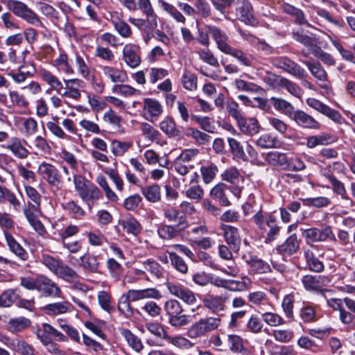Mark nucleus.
<instances>
[{
    "instance_id": "f257e3e1",
    "label": "nucleus",
    "mask_w": 355,
    "mask_h": 355,
    "mask_svg": "<svg viewBox=\"0 0 355 355\" xmlns=\"http://www.w3.org/2000/svg\"><path fill=\"white\" fill-rule=\"evenodd\" d=\"M198 153V149H185L173 162L174 170L180 176L178 180L182 182L184 187L198 182V174L197 172L192 171L194 166L189 164L197 157Z\"/></svg>"
},
{
    "instance_id": "f03ea898",
    "label": "nucleus",
    "mask_w": 355,
    "mask_h": 355,
    "mask_svg": "<svg viewBox=\"0 0 355 355\" xmlns=\"http://www.w3.org/2000/svg\"><path fill=\"white\" fill-rule=\"evenodd\" d=\"M198 42L205 46L210 44L209 37H211L216 44L217 49L223 53H225L232 46L229 44L230 37L226 32L219 27L204 24L198 28Z\"/></svg>"
},
{
    "instance_id": "7ed1b4c3",
    "label": "nucleus",
    "mask_w": 355,
    "mask_h": 355,
    "mask_svg": "<svg viewBox=\"0 0 355 355\" xmlns=\"http://www.w3.org/2000/svg\"><path fill=\"white\" fill-rule=\"evenodd\" d=\"M2 3L15 15L27 23L35 26H42L40 17L24 2L17 0H2Z\"/></svg>"
},
{
    "instance_id": "20e7f679",
    "label": "nucleus",
    "mask_w": 355,
    "mask_h": 355,
    "mask_svg": "<svg viewBox=\"0 0 355 355\" xmlns=\"http://www.w3.org/2000/svg\"><path fill=\"white\" fill-rule=\"evenodd\" d=\"M219 318L209 317L200 319L192 324L187 331V336L191 339H197L206 336L207 334L216 329L220 324Z\"/></svg>"
},
{
    "instance_id": "39448f33",
    "label": "nucleus",
    "mask_w": 355,
    "mask_h": 355,
    "mask_svg": "<svg viewBox=\"0 0 355 355\" xmlns=\"http://www.w3.org/2000/svg\"><path fill=\"white\" fill-rule=\"evenodd\" d=\"M164 309L168 316V323L174 327H180L189 323V315L183 313L181 304L176 300H167Z\"/></svg>"
},
{
    "instance_id": "423d86ee",
    "label": "nucleus",
    "mask_w": 355,
    "mask_h": 355,
    "mask_svg": "<svg viewBox=\"0 0 355 355\" xmlns=\"http://www.w3.org/2000/svg\"><path fill=\"white\" fill-rule=\"evenodd\" d=\"M312 76L316 79L318 85L324 90L325 94H331L333 93L331 84L328 80L327 71L318 61L311 60L304 62Z\"/></svg>"
},
{
    "instance_id": "0eeeda50",
    "label": "nucleus",
    "mask_w": 355,
    "mask_h": 355,
    "mask_svg": "<svg viewBox=\"0 0 355 355\" xmlns=\"http://www.w3.org/2000/svg\"><path fill=\"white\" fill-rule=\"evenodd\" d=\"M37 173L50 186L56 189H60L62 184V175L55 166L43 162L38 166Z\"/></svg>"
},
{
    "instance_id": "6e6552de",
    "label": "nucleus",
    "mask_w": 355,
    "mask_h": 355,
    "mask_svg": "<svg viewBox=\"0 0 355 355\" xmlns=\"http://www.w3.org/2000/svg\"><path fill=\"white\" fill-rule=\"evenodd\" d=\"M272 63L275 67L284 70L297 78L300 79L306 76L304 69L286 56L273 58Z\"/></svg>"
},
{
    "instance_id": "1a4fd4ad",
    "label": "nucleus",
    "mask_w": 355,
    "mask_h": 355,
    "mask_svg": "<svg viewBox=\"0 0 355 355\" xmlns=\"http://www.w3.org/2000/svg\"><path fill=\"white\" fill-rule=\"evenodd\" d=\"M222 180L231 184L230 189L237 198L241 196L243 189L244 178L240 174L237 168L231 167L227 168L221 174Z\"/></svg>"
},
{
    "instance_id": "9d476101",
    "label": "nucleus",
    "mask_w": 355,
    "mask_h": 355,
    "mask_svg": "<svg viewBox=\"0 0 355 355\" xmlns=\"http://www.w3.org/2000/svg\"><path fill=\"white\" fill-rule=\"evenodd\" d=\"M301 282L306 291L320 293L325 297L324 293L327 290L324 289L323 287L330 282V279L324 275H306L302 277Z\"/></svg>"
},
{
    "instance_id": "9b49d317",
    "label": "nucleus",
    "mask_w": 355,
    "mask_h": 355,
    "mask_svg": "<svg viewBox=\"0 0 355 355\" xmlns=\"http://www.w3.org/2000/svg\"><path fill=\"white\" fill-rule=\"evenodd\" d=\"M166 287L171 295L189 305L194 304L197 301L195 293L180 283L168 282Z\"/></svg>"
},
{
    "instance_id": "f8f14e48",
    "label": "nucleus",
    "mask_w": 355,
    "mask_h": 355,
    "mask_svg": "<svg viewBox=\"0 0 355 355\" xmlns=\"http://www.w3.org/2000/svg\"><path fill=\"white\" fill-rule=\"evenodd\" d=\"M163 113V106L159 101L152 98H145L142 105L143 117L151 122L157 120Z\"/></svg>"
},
{
    "instance_id": "ddd939ff",
    "label": "nucleus",
    "mask_w": 355,
    "mask_h": 355,
    "mask_svg": "<svg viewBox=\"0 0 355 355\" xmlns=\"http://www.w3.org/2000/svg\"><path fill=\"white\" fill-rule=\"evenodd\" d=\"M303 236L307 243L324 241L327 239H330L332 241L336 240L331 227L329 226L321 229L315 227L307 229L304 232Z\"/></svg>"
},
{
    "instance_id": "4468645a",
    "label": "nucleus",
    "mask_w": 355,
    "mask_h": 355,
    "mask_svg": "<svg viewBox=\"0 0 355 355\" xmlns=\"http://www.w3.org/2000/svg\"><path fill=\"white\" fill-rule=\"evenodd\" d=\"M1 340L12 351L20 355H35L34 347L23 339L3 337Z\"/></svg>"
},
{
    "instance_id": "2eb2a0df",
    "label": "nucleus",
    "mask_w": 355,
    "mask_h": 355,
    "mask_svg": "<svg viewBox=\"0 0 355 355\" xmlns=\"http://www.w3.org/2000/svg\"><path fill=\"white\" fill-rule=\"evenodd\" d=\"M36 290L46 297H61V290L57 284L44 275L37 276V285Z\"/></svg>"
},
{
    "instance_id": "dca6fc26",
    "label": "nucleus",
    "mask_w": 355,
    "mask_h": 355,
    "mask_svg": "<svg viewBox=\"0 0 355 355\" xmlns=\"http://www.w3.org/2000/svg\"><path fill=\"white\" fill-rule=\"evenodd\" d=\"M110 21L115 31L123 38H129L132 35L130 26L123 19L121 12L114 11L110 12Z\"/></svg>"
},
{
    "instance_id": "f3484780",
    "label": "nucleus",
    "mask_w": 355,
    "mask_h": 355,
    "mask_svg": "<svg viewBox=\"0 0 355 355\" xmlns=\"http://www.w3.org/2000/svg\"><path fill=\"white\" fill-rule=\"evenodd\" d=\"M64 91L61 95L75 101H78L81 96L80 88L84 87L85 83L83 80L79 78H72L64 80Z\"/></svg>"
},
{
    "instance_id": "a211bd4d",
    "label": "nucleus",
    "mask_w": 355,
    "mask_h": 355,
    "mask_svg": "<svg viewBox=\"0 0 355 355\" xmlns=\"http://www.w3.org/2000/svg\"><path fill=\"white\" fill-rule=\"evenodd\" d=\"M51 64L60 73L66 75H72L74 73L71 60L64 51H60L59 54L51 60Z\"/></svg>"
},
{
    "instance_id": "6ab92c4d",
    "label": "nucleus",
    "mask_w": 355,
    "mask_h": 355,
    "mask_svg": "<svg viewBox=\"0 0 355 355\" xmlns=\"http://www.w3.org/2000/svg\"><path fill=\"white\" fill-rule=\"evenodd\" d=\"M31 70H24V67L20 65L17 69H12L7 73V76L10 77L13 83L16 85H20L24 83L29 78L33 77L37 73L35 66L33 63L29 64Z\"/></svg>"
},
{
    "instance_id": "aec40b11",
    "label": "nucleus",
    "mask_w": 355,
    "mask_h": 355,
    "mask_svg": "<svg viewBox=\"0 0 355 355\" xmlns=\"http://www.w3.org/2000/svg\"><path fill=\"white\" fill-rule=\"evenodd\" d=\"M220 229L225 240L230 248L234 251H238L241 243V238L238 229L234 226L221 224Z\"/></svg>"
},
{
    "instance_id": "412c9836",
    "label": "nucleus",
    "mask_w": 355,
    "mask_h": 355,
    "mask_svg": "<svg viewBox=\"0 0 355 355\" xmlns=\"http://www.w3.org/2000/svg\"><path fill=\"white\" fill-rule=\"evenodd\" d=\"M139 47L135 44H126L123 49V60L131 68H136L141 63Z\"/></svg>"
},
{
    "instance_id": "4be33fe9",
    "label": "nucleus",
    "mask_w": 355,
    "mask_h": 355,
    "mask_svg": "<svg viewBox=\"0 0 355 355\" xmlns=\"http://www.w3.org/2000/svg\"><path fill=\"white\" fill-rule=\"evenodd\" d=\"M78 266L84 270L96 273L101 266L100 257L90 253H85L79 258Z\"/></svg>"
},
{
    "instance_id": "5701e85b",
    "label": "nucleus",
    "mask_w": 355,
    "mask_h": 355,
    "mask_svg": "<svg viewBox=\"0 0 355 355\" xmlns=\"http://www.w3.org/2000/svg\"><path fill=\"white\" fill-rule=\"evenodd\" d=\"M3 235L9 250L20 260L25 261L28 259V254L14 236L7 230L3 231Z\"/></svg>"
},
{
    "instance_id": "b1692460",
    "label": "nucleus",
    "mask_w": 355,
    "mask_h": 355,
    "mask_svg": "<svg viewBox=\"0 0 355 355\" xmlns=\"http://www.w3.org/2000/svg\"><path fill=\"white\" fill-rule=\"evenodd\" d=\"M227 297L216 295H207L203 300V305L214 313L223 311L225 308Z\"/></svg>"
},
{
    "instance_id": "393cba45",
    "label": "nucleus",
    "mask_w": 355,
    "mask_h": 355,
    "mask_svg": "<svg viewBox=\"0 0 355 355\" xmlns=\"http://www.w3.org/2000/svg\"><path fill=\"white\" fill-rule=\"evenodd\" d=\"M101 69L105 78L113 83L118 84L119 83H125L128 79L125 71L121 69L109 65L102 66Z\"/></svg>"
},
{
    "instance_id": "a878e982",
    "label": "nucleus",
    "mask_w": 355,
    "mask_h": 355,
    "mask_svg": "<svg viewBox=\"0 0 355 355\" xmlns=\"http://www.w3.org/2000/svg\"><path fill=\"white\" fill-rule=\"evenodd\" d=\"M126 295L132 302H136L145 299H158L161 297L160 292L155 288H148L145 289H131Z\"/></svg>"
},
{
    "instance_id": "bb28decb",
    "label": "nucleus",
    "mask_w": 355,
    "mask_h": 355,
    "mask_svg": "<svg viewBox=\"0 0 355 355\" xmlns=\"http://www.w3.org/2000/svg\"><path fill=\"white\" fill-rule=\"evenodd\" d=\"M251 280L247 277H242L241 281L237 280H219V283L216 284L218 286H222L230 291L242 292L247 291L250 288L251 285Z\"/></svg>"
},
{
    "instance_id": "cd10ccee",
    "label": "nucleus",
    "mask_w": 355,
    "mask_h": 355,
    "mask_svg": "<svg viewBox=\"0 0 355 355\" xmlns=\"http://www.w3.org/2000/svg\"><path fill=\"white\" fill-rule=\"evenodd\" d=\"M5 148L10 150L15 157L20 159L27 158L30 154L28 150L22 145L21 140L17 137H10Z\"/></svg>"
},
{
    "instance_id": "c85d7f7f",
    "label": "nucleus",
    "mask_w": 355,
    "mask_h": 355,
    "mask_svg": "<svg viewBox=\"0 0 355 355\" xmlns=\"http://www.w3.org/2000/svg\"><path fill=\"white\" fill-rule=\"evenodd\" d=\"M291 118L302 128L309 129H318L320 128V123L303 111H295Z\"/></svg>"
},
{
    "instance_id": "c756f323",
    "label": "nucleus",
    "mask_w": 355,
    "mask_h": 355,
    "mask_svg": "<svg viewBox=\"0 0 355 355\" xmlns=\"http://www.w3.org/2000/svg\"><path fill=\"white\" fill-rule=\"evenodd\" d=\"M164 216L169 222H176L177 227H180L182 230H185L188 227L189 223L187 217L184 215H180L178 209L173 207L166 206L163 208Z\"/></svg>"
},
{
    "instance_id": "7c9ffc66",
    "label": "nucleus",
    "mask_w": 355,
    "mask_h": 355,
    "mask_svg": "<svg viewBox=\"0 0 355 355\" xmlns=\"http://www.w3.org/2000/svg\"><path fill=\"white\" fill-rule=\"evenodd\" d=\"M300 248V241L295 234H292L276 248L277 252L284 256L288 257L296 253Z\"/></svg>"
},
{
    "instance_id": "2f4dec72",
    "label": "nucleus",
    "mask_w": 355,
    "mask_h": 355,
    "mask_svg": "<svg viewBox=\"0 0 355 355\" xmlns=\"http://www.w3.org/2000/svg\"><path fill=\"white\" fill-rule=\"evenodd\" d=\"M37 73L40 78L49 85L51 89L55 90L58 94H61V91L64 89V85L58 76L45 68L39 69Z\"/></svg>"
},
{
    "instance_id": "473e14b6",
    "label": "nucleus",
    "mask_w": 355,
    "mask_h": 355,
    "mask_svg": "<svg viewBox=\"0 0 355 355\" xmlns=\"http://www.w3.org/2000/svg\"><path fill=\"white\" fill-rule=\"evenodd\" d=\"M139 9L146 15L150 27L155 28L157 26V16L154 10L150 0H137V10Z\"/></svg>"
},
{
    "instance_id": "72a5a7b5",
    "label": "nucleus",
    "mask_w": 355,
    "mask_h": 355,
    "mask_svg": "<svg viewBox=\"0 0 355 355\" xmlns=\"http://www.w3.org/2000/svg\"><path fill=\"white\" fill-rule=\"evenodd\" d=\"M144 157L146 164L150 166L158 164L160 167L168 168L171 163L167 155L165 154L160 157L153 149L146 150L144 153Z\"/></svg>"
},
{
    "instance_id": "f704fd0d",
    "label": "nucleus",
    "mask_w": 355,
    "mask_h": 355,
    "mask_svg": "<svg viewBox=\"0 0 355 355\" xmlns=\"http://www.w3.org/2000/svg\"><path fill=\"white\" fill-rule=\"evenodd\" d=\"M266 227L268 230L265 232V243H268L276 240L280 234L281 227L277 220V218L271 214H269L266 220Z\"/></svg>"
},
{
    "instance_id": "c9c22d12",
    "label": "nucleus",
    "mask_w": 355,
    "mask_h": 355,
    "mask_svg": "<svg viewBox=\"0 0 355 355\" xmlns=\"http://www.w3.org/2000/svg\"><path fill=\"white\" fill-rule=\"evenodd\" d=\"M237 123L239 130L244 134L248 135H254L257 134L260 130V125L256 118L251 117L246 119L244 116Z\"/></svg>"
},
{
    "instance_id": "e433bc0d",
    "label": "nucleus",
    "mask_w": 355,
    "mask_h": 355,
    "mask_svg": "<svg viewBox=\"0 0 355 355\" xmlns=\"http://www.w3.org/2000/svg\"><path fill=\"white\" fill-rule=\"evenodd\" d=\"M227 186L220 182L216 184L211 190L209 195L212 199L219 202L223 207L230 205V202L226 195Z\"/></svg>"
},
{
    "instance_id": "4c0bfd02",
    "label": "nucleus",
    "mask_w": 355,
    "mask_h": 355,
    "mask_svg": "<svg viewBox=\"0 0 355 355\" xmlns=\"http://www.w3.org/2000/svg\"><path fill=\"white\" fill-rule=\"evenodd\" d=\"M123 231L128 234L137 236L141 231L142 227L139 222L132 216H127L119 221Z\"/></svg>"
},
{
    "instance_id": "58836bf2",
    "label": "nucleus",
    "mask_w": 355,
    "mask_h": 355,
    "mask_svg": "<svg viewBox=\"0 0 355 355\" xmlns=\"http://www.w3.org/2000/svg\"><path fill=\"white\" fill-rule=\"evenodd\" d=\"M281 8L283 12L292 16L295 19V22L296 24L299 25H306L309 27L311 26L307 21L303 11L300 9L287 3H282Z\"/></svg>"
},
{
    "instance_id": "ea45409f",
    "label": "nucleus",
    "mask_w": 355,
    "mask_h": 355,
    "mask_svg": "<svg viewBox=\"0 0 355 355\" xmlns=\"http://www.w3.org/2000/svg\"><path fill=\"white\" fill-rule=\"evenodd\" d=\"M73 306L67 301L55 302L45 306L44 311L48 315H59L71 312Z\"/></svg>"
},
{
    "instance_id": "a19ab883",
    "label": "nucleus",
    "mask_w": 355,
    "mask_h": 355,
    "mask_svg": "<svg viewBox=\"0 0 355 355\" xmlns=\"http://www.w3.org/2000/svg\"><path fill=\"white\" fill-rule=\"evenodd\" d=\"M157 4L163 11L170 15L178 23L185 24V17L173 4L166 2L165 0H157Z\"/></svg>"
},
{
    "instance_id": "79ce46f5",
    "label": "nucleus",
    "mask_w": 355,
    "mask_h": 355,
    "mask_svg": "<svg viewBox=\"0 0 355 355\" xmlns=\"http://www.w3.org/2000/svg\"><path fill=\"white\" fill-rule=\"evenodd\" d=\"M82 200L85 202L90 208L94 202L102 198V194L98 188L93 183L89 185V187L80 195Z\"/></svg>"
},
{
    "instance_id": "37998d69",
    "label": "nucleus",
    "mask_w": 355,
    "mask_h": 355,
    "mask_svg": "<svg viewBox=\"0 0 355 355\" xmlns=\"http://www.w3.org/2000/svg\"><path fill=\"white\" fill-rule=\"evenodd\" d=\"M266 162L273 166L286 169L288 166V159L286 155L279 151H271L267 153Z\"/></svg>"
},
{
    "instance_id": "c03bdc74",
    "label": "nucleus",
    "mask_w": 355,
    "mask_h": 355,
    "mask_svg": "<svg viewBox=\"0 0 355 355\" xmlns=\"http://www.w3.org/2000/svg\"><path fill=\"white\" fill-rule=\"evenodd\" d=\"M87 58L83 54L75 53L74 62L77 72L83 78H88L90 76V68Z\"/></svg>"
},
{
    "instance_id": "a18cd8bd",
    "label": "nucleus",
    "mask_w": 355,
    "mask_h": 355,
    "mask_svg": "<svg viewBox=\"0 0 355 355\" xmlns=\"http://www.w3.org/2000/svg\"><path fill=\"white\" fill-rule=\"evenodd\" d=\"M19 290L18 288H10L3 291L0 295V307H10L19 297Z\"/></svg>"
},
{
    "instance_id": "49530a36",
    "label": "nucleus",
    "mask_w": 355,
    "mask_h": 355,
    "mask_svg": "<svg viewBox=\"0 0 355 355\" xmlns=\"http://www.w3.org/2000/svg\"><path fill=\"white\" fill-rule=\"evenodd\" d=\"M159 128L168 137H176L180 135V131L176 128V123L171 117H164L160 121Z\"/></svg>"
},
{
    "instance_id": "de8ad7c7",
    "label": "nucleus",
    "mask_w": 355,
    "mask_h": 355,
    "mask_svg": "<svg viewBox=\"0 0 355 355\" xmlns=\"http://www.w3.org/2000/svg\"><path fill=\"white\" fill-rule=\"evenodd\" d=\"M270 101L277 111L280 112L289 117H291L295 112L293 105L283 98L271 97Z\"/></svg>"
},
{
    "instance_id": "09e8293b",
    "label": "nucleus",
    "mask_w": 355,
    "mask_h": 355,
    "mask_svg": "<svg viewBox=\"0 0 355 355\" xmlns=\"http://www.w3.org/2000/svg\"><path fill=\"white\" fill-rule=\"evenodd\" d=\"M58 121L59 117L58 116H53L51 120L46 123L48 130L53 136L59 139L69 140L71 137L60 126Z\"/></svg>"
},
{
    "instance_id": "8fccbe9b",
    "label": "nucleus",
    "mask_w": 355,
    "mask_h": 355,
    "mask_svg": "<svg viewBox=\"0 0 355 355\" xmlns=\"http://www.w3.org/2000/svg\"><path fill=\"white\" fill-rule=\"evenodd\" d=\"M304 256L310 270L315 272H321L324 270V266L323 263L315 256L312 251L309 250H305Z\"/></svg>"
},
{
    "instance_id": "3c124183",
    "label": "nucleus",
    "mask_w": 355,
    "mask_h": 355,
    "mask_svg": "<svg viewBox=\"0 0 355 355\" xmlns=\"http://www.w3.org/2000/svg\"><path fill=\"white\" fill-rule=\"evenodd\" d=\"M55 275L67 282H73L78 277L76 272L62 261Z\"/></svg>"
},
{
    "instance_id": "603ef678",
    "label": "nucleus",
    "mask_w": 355,
    "mask_h": 355,
    "mask_svg": "<svg viewBox=\"0 0 355 355\" xmlns=\"http://www.w3.org/2000/svg\"><path fill=\"white\" fill-rule=\"evenodd\" d=\"M197 183L198 182L188 184L187 186L190 185V187L183 191L182 193L187 198L196 202H199L202 200L205 191L202 187Z\"/></svg>"
},
{
    "instance_id": "864d4df0",
    "label": "nucleus",
    "mask_w": 355,
    "mask_h": 355,
    "mask_svg": "<svg viewBox=\"0 0 355 355\" xmlns=\"http://www.w3.org/2000/svg\"><path fill=\"white\" fill-rule=\"evenodd\" d=\"M121 334L129 347L134 351L139 352L142 350L144 346L141 339L133 334L129 329H123L121 331Z\"/></svg>"
},
{
    "instance_id": "5fc2aeb1",
    "label": "nucleus",
    "mask_w": 355,
    "mask_h": 355,
    "mask_svg": "<svg viewBox=\"0 0 355 355\" xmlns=\"http://www.w3.org/2000/svg\"><path fill=\"white\" fill-rule=\"evenodd\" d=\"M183 230L176 225H163L158 227L157 234L162 239L171 240L178 236Z\"/></svg>"
},
{
    "instance_id": "6e6d98bb",
    "label": "nucleus",
    "mask_w": 355,
    "mask_h": 355,
    "mask_svg": "<svg viewBox=\"0 0 355 355\" xmlns=\"http://www.w3.org/2000/svg\"><path fill=\"white\" fill-rule=\"evenodd\" d=\"M141 193L150 202H157L161 199V188L157 184H152L141 188Z\"/></svg>"
},
{
    "instance_id": "4d7b16f0",
    "label": "nucleus",
    "mask_w": 355,
    "mask_h": 355,
    "mask_svg": "<svg viewBox=\"0 0 355 355\" xmlns=\"http://www.w3.org/2000/svg\"><path fill=\"white\" fill-rule=\"evenodd\" d=\"M31 324V320L23 316L12 318L8 322V330L12 333L20 332L28 327Z\"/></svg>"
},
{
    "instance_id": "13d9d810",
    "label": "nucleus",
    "mask_w": 355,
    "mask_h": 355,
    "mask_svg": "<svg viewBox=\"0 0 355 355\" xmlns=\"http://www.w3.org/2000/svg\"><path fill=\"white\" fill-rule=\"evenodd\" d=\"M112 92L125 98L136 96L141 94V92L139 90L125 84H114L112 87Z\"/></svg>"
},
{
    "instance_id": "bf43d9fd",
    "label": "nucleus",
    "mask_w": 355,
    "mask_h": 355,
    "mask_svg": "<svg viewBox=\"0 0 355 355\" xmlns=\"http://www.w3.org/2000/svg\"><path fill=\"white\" fill-rule=\"evenodd\" d=\"M133 145L132 141L130 140H119L114 139L110 144L112 153L114 156H123Z\"/></svg>"
},
{
    "instance_id": "052dcab7",
    "label": "nucleus",
    "mask_w": 355,
    "mask_h": 355,
    "mask_svg": "<svg viewBox=\"0 0 355 355\" xmlns=\"http://www.w3.org/2000/svg\"><path fill=\"white\" fill-rule=\"evenodd\" d=\"M256 144L262 148H276L280 147L281 145L277 137L269 133L261 135L257 140Z\"/></svg>"
},
{
    "instance_id": "680f3d73",
    "label": "nucleus",
    "mask_w": 355,
    "mask_h": 355,
    "mask_svg": "<svg viewBox=\"0 0 355 355\" xmlns=\"http://www.w3.org/2000/svg\"><path fill=\"white\" fill-rule=\"evenodd\" d=\"M144 268L157 279L163 277L164 270L160 264L153 259H148L142 263Z\"/></svg>"
},
{
    "instance_id": "e2e57ef3",
    "label": "nucleus",
    "mask_w": 355,
    "mask_h": 355,
    "mask_svg": "<svg viewBox=\"0 0 355 355\" xmlns=\"http://www.w3.org/2000/svg\"><path fill=\"white\" fill-rule=\"evenodd\" d=\"M200 173L203 182L208 184L213 182L218 171V167L214 164L203 165L200 167Z\"/></svg>"
},
{
    "instance_id": "0e129e2a",
    "label": "nucleus",
    "mask_w": 355,
    "mask_h": 355,
    "mask_svg": "<svg viewBox=\"0 0 355 355\" xmlns=\"http://www.w3.org/2000/svg\"><path fill=\"white\" fill-rule=\"evenodd\" d=\"M24 189L28 198L33 202V204L31 205L33 209L37 213H40L42 196L35 188L31 186L24 185Z\"/></svg>"
},
{
    "instance_id": "69168bd1",
    "label": "nucleus",
    "mask_w": 355,
    "mask_h": 355,
    "mask_svg": "<svg viewBox=\"0 0 355 355\" xmlns=\"http://www.w3.org/2000/svg\"><path fill=\"white\" fill-rule=\"evenodd\" d=\"M235 87L241 92H246L252 94L260 93L263 89L261 87L251 82H246L242 79H236L234 82Z\"/></svg>"
},
{
    "instance_id": "338daca9",
    "label": "nucleus",
    "mask_w": 355,
    "mask_h": 355,
    "mask_svg": "<svg viewBox=\"0 0 355 355\" xmlns=\"http://www.w3.org/2000/svg\"><path fill=\"white\" fill-rule=\"evenodd\" d=\"M8 96L10 99V105L9 107H19L25 108L28 105V101L26 98V97L20 94L18 91L16 90H9Z\"/></svg>"
},
{
    "instance_id": "774afa93",
    "label": "nucleus",
    "mask_w": 355,
    "mask_h": 355,
    "mask_svg": "<svg viewBox=\"0 0 355 355\" xmlns=\"http://www.w3.org/2000/svg\"><path fill=\"white\" fill-rule=\"evenodd\" d=\"M238 13L242 21L248 24H253L254 19L253 17V11L251 4L248 2H244L243 6L238 9Z\"/></svg>"
}]
</instances>
